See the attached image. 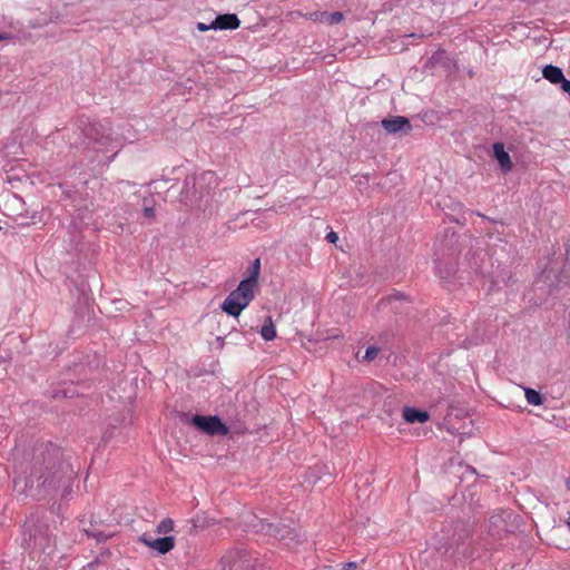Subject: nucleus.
I'll return each instance as SVG.
<instances>
[{
	"instance_id": "obj_2",
	"label": "nucleus",
	"mask_w": 570,
	"mask_h": 570,
	"mask_svg": "<svg viewBox=\"0 0 570 570\" xmlns=\"http://www.w3.org/2000/svg\"><path fill=\"white\" fill-rule=\"evenodd\" d=\"M261 272V262L255 259L250 267V275L238 284L237 288L229 293L222 304V309L230 316L237 317L250 304L255 297L254 289Z\"/></svg>"
},
{
	"instance_id": "obj_18",
	"label": "nucleus",
	"mask_w": 570,
	"mask_h": 570,
	"mask_svg": "<svg viewBox=\"0 0 570 570\" xmlns=\"http://www.w3.org/2000/svg\"><path fill=\"white\" fill-rule=\"evenodd\" d=\"M380 348L377 346H368L363 356V361L372 362L379 355Z\"/></svg>"
},
{
	"instance_id": "obj_5",
	"label": "nucleus",
	"mask_w": 570,
	"mask_h": 570,
	"mask_svg": "<svg viewBox=\"0 0 570 570\" xmlns=\"http://www.w3.org/2000/svg\"><path fill=\"white\" fill-rule=\"evenodd\" d=\"M193 424L209 435H226L229 432L227 425L216 415L203 416L194 415L191 419Z\"/></svg>"
},
{
	"instance_id": "obj_24",
	"label": "nucleus",
	"mask_w": 570,
	"mask_h": 570,
	"mask_svg": "<svg viewBox=\"0 0 570 570\" xmlns=\"http://www.w3.org/2000/svg\"><path fill=\"white\" fill-rule=\"evenodd\" d=\"M7 39V36L4 33H0V41Z\"/></svg>"
},
{
	"instance_id": "obj_7",
	"label": "nucleus",
	"mask_w": 570,
	"mask_h": 570,
	"mask_svg": "<svg viewBox=\"0 0 570 570\" xmlns=\"http://www.w3.org/2000/svg\"><path fill=\"white\" fill-rule=\"evenodd\" d=\"M140 542H142L148 548L156 550L160 554H165L174 549L175 547V539L174 537H164V538H157L153 539L150 535L144 533L139 538Z\"/></svg>"
},
{
	"instance_id": "obj_8",
	"label": "nucleus",
	"mask_w": 570,
	"mask_h": 570,
	"mask_svg": "<svg viewBox=\"0 0 570 570\" xmlns=\"http://www.w3.org/2000/svg\"><path fill=\"white\" fill-rule=\"evenodd\" d=\"M542 75L553 85L561 83L562 90L570 94V80L564 77L561 68L553 65H547L542 70Z\"/></svg>"
},
{
	"instance_id": "obj_13",
	"label": "nucleus",
	"mask_w": 570,
	"mask_h": 570,
	"mask_svg": "<svg viewBox=\"0 0 570 570\" xmlns=\"http://www.w3.org/2000/svg\"><path fill=\"white\" fill-rule=\"evenodd\" d=\"M523 391L525 400L530 405L539 406L543 404V396L540 394V392L531 387H523Z\"/></svg>"
},
{
	"instance_id": "obj_9",
	"label": "nucleus",
	"mask_w": 570,
	"mask_h": 570,
	"mask_svg": "<svg viewBox=\"0 0 570 570\" xmlns=\"http://www.w3.org/2000/svg\"><path fill=\"white\" fill-rule=\"evenodd\" d=\"M382 126L389 134L410 131L412 129L410 120L402 116L383 119Z\"/></svg>"
},
{
	"instance_id": "obj_17",
	"label": "nucleus",
	"mask_w": 570,
	"mask_h": 570,
	"mask_svg": "<svg viewBox=\"0 0 570 570\" xmlns=\"http://www.w3.org/2000/svg\"><path fill=\"white\" fill-rule=\"evenodd\" d=\"M321 16L324 17L326 19L327 23H330V24L340 23L344 19V16L342 12H331V13L323 12Z\"/></svg>"
},
{
	"instance_id": "obj_11",
	"label": "nucleus",
	"mask_w": 570,
	"mask_h": 570,
	"mask_svg": "<svg viewBox=\"0 0 570 570\" xmlns=\"http://www.w3.org/2000/svg\"><path fill=\"white\" fill-rule=\"evenodd\" d=\"M493 155H494V158L498 160L500 168L504 173H508L512 169L513 164H512L511 157L505 151L503 144L495 142L493 145Z\"/></svg>"
},
{
	"instance_id": "obj_6",
	"label": "nucleus",
	"mask_w": 570,
	"mask_h": 570,
	"mask_svg": "<svg viewBox=\"0 0 570 570\" xmlns=\"http://www.w3.org/2000/svg\"><path fill=\"white\" fill-rule=\"evenodd\" d=\"M254 562L244 551H230L222 559V570H253Z\"/></svg>"
},
{
	"instance_id": "obj_10",
	"label": "nucleus",
	"mask_w": 570,
	"mask_h": 570,
	"mask_svg": "<svg viewBox=\"0 0 570 570\" xmlns=\"http://www.w3.org/2000/svg\"><path fill=\"white\" fill-rule=\"evenodd\" d=\"M240 20L234 13L219 14L212 22L214 30H235L239 27Z\"/></svg>"
},
{
	"instance_id": "obj_19",
	"label": "nucleus",
	"mask_w": 570,
	"mask_h": 570,
	"mask_svg": "<svg viewBox=\"0 0 570 570\" xmlns=\"http://www.w3.org/2000/svg\"><path fill=\"white\" fill-rule=\"evenodd\" d=\"M196 28L202 31V32H205V31H208V30H214V27H212V23L209 24H206L204 22H198L196 24Z\"/></svg>"
},
{
	"instance_id": "obj_1",
	"label": "nucleus",
	"mask_w": 570,
	"mask_h": 570,
	"mask_svg": "<svg viewBox=\"0 0 570 570\" xmlns=\"http://www.w3.org/2000/svg\"><path fill=\"white\" fill-rule=\"evenodd\" d=\"M60 452L53 448L45 455L37 456L32 465L31 475L26 485L32 489L35 483L37 487H55L61 482L63 478L70 480L73 471L68 464L59 461Z\"/></svg>"
},
{
	"instance_id": "obj_21",
	"label": "nucleus",
	"mask_w": 570,
	"mask_h": 570,
	"mask_svg": "<svg viewBox=\"0 0 570 570\" xmlns=\"http://www.w3.org/2000/svg\"><path fill=\"white\" fill-rule=\"evenodd\" d=\"M144 216L147 218L153 219L155 217V210L153 207H145L144 208Z\"/></svg>"
},
{
	"instance_id": "obj_23",
	"label": "nucleus",
	"mask_w": 570,
	"mask_h": 570,
	"mask_svg": "<svg viewBox=\"0 0 570 570\" xmlns=\"http://www.w3.org/2000/svg\"><path fill=\"white\" fill-rule=\"evenodd\" d=\"M355 568H356V563L355 562H348V563L344 564V569L345 570H354Z\"/></svg>"
},
{
	"instance_id": "obj_14",
	"label": "nucleus",
	"mask_w": 570,
	"mask_h": 570,
	"mask_svg": "<svg viewBox=\"0 0 570 570\" xmlns=\"http://www.w3.org/2000/svg\"><path fill=\"white\" fill-rule=\"evenodd\" d=\"M261 335L265 341H273L276 337V328L271 316L266 318L265 324L262 326Z\"/></svg>"
},
{
	"instance_id": "obj_16",
	"label": "nucleus",
	"mask_w": 570,
	"mask_h": 570,
	"mask_svg": "<svg viewBox=\"0 0 570 570\" xmlns=\"http://www.w3.org/2000/svg\"><path fill=\"white\" fill-rule=\"evenodd\" d=\"M174 530V522L171 519L167 518V519H164L163 521L159 522V524L157 525V533H160V534H166V533H169Z\"/></svg>"
},
{
	"instance_id": "obj_22",
	"label": "nucleus",
	"mask_w": 570,
	"mask_h": 570,
	"mask_svg": "<svg viewBox=\"0 0 570 570\" xmlns=\"http://www.w3.org/2000/svg\"><path fill=\"white\" fill-rule=\"evenodd\" d=\"M404 298V295L402 293H396V294H393L389 297V299H403Z\"/></svg>"
},
{
	"instance_id": "obj_15",
	"label": "nucleus",
	"mask_w": 570,
	"mask_h": 570,
	"mask_svg": "<svg viewBox=\"0 0 570 570\" xmlns=\"http://www.w3.org/2000/svg\"><path fill=\"white\" fill-rule=\"evenodd\" d=\"M45 542H47V539L41 533H39V535L38 534L30 535L28 544L32 549H38V550L45 551L46 547H47Z\"/></svg>"
},
{
	"instance_id": "obj_12",
	"label": "nucleus",
	"mask_w": 570,
	"mask_h": 570,
	"mask_svg": "<svg viewBox=\"0 0 570 570\" xmlns=\"http://www.w3.org/2000/svg\"><path fill=\"white\" fill-rule=\"evenodd\" d=\"M403 419L406 423H424L429 421L430 414L426 411L417 410L411 406H404L402 410Z\"/></svg>"
},
{
	"instance_id": "obj_3",
	"label": "nucleus",
	"mask_w": 570,
	"mask_h": 570,
	"mask_svg": "<svg viewBox=\"0 0 570 570\" xmlns=\"http://www.w3.org/2000/svg\"><path fill=\"white\" fill-rule=\"evenodd\" d=\"M216 186L217 177L213 171H205L199 176L187 177L180 193V200L200 207L204 199Z\"/></svg>"
},
{
	"instance_id": "obj_4",
	"label": "nucleus",
	"mask_w": 570,
	"mask_h": 570,
	"mask_svg": "<svg viewBox=\"0 0 570 570\" xmlns=\"http://www.w3.org/2000/svg\"><path fill=\"white\" fill-rule=\"evenodd\" d=\"M83 135L98 151H109L121 146L114 137L111 127L100 122H92L86 126Z\"/></svg>"
},
{
	"instance_id": "obj_20",
	"label": "nucleus",
	"mask_w": 570,
	"mask_h": 570,
	"mask_svg": "<svg viewBox=\"0 0 570 570\" xmlns=\"http://www.w3.org/2000/svg\"><path fill=\"white\" fill-rule=\"evenodd\" d=\"M337 239H338V235H337V233H335V232H333V230H331V232L326 235V240H327L328 243H333V244H334V243H336V242H337Z\"/></svg>"
}]
</instances>
